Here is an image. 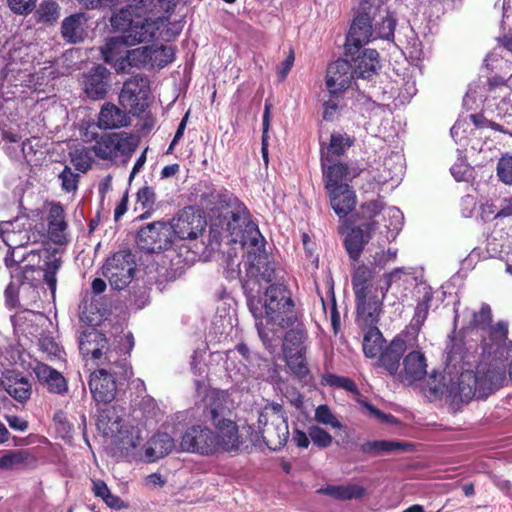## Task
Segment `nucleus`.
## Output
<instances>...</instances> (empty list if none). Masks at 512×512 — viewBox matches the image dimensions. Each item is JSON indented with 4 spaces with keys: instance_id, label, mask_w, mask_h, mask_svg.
Segmentation results:
<instances>
[{
    "instance_id": "nucleus-6",
    "label": "nucleus",
    "mask_w": 512,
    "mask_h": 512,
    "mask_svg": "<svg viewBox=\"0 0 512 512\" xmlns=\"http://www.w3.org/2000/svg\"><path fill=\"white\" fill-rule=\"evenodd\" d=\"M31 222L25 216L16 217L12 221H3L0 223V237L4 243L12 249L10 255L5 257L7 267H10V261L15 260L16 254L20 248L29 243H36L39 235L31 233Z\"/></svg>"
},
{
    "instance_id": "nucleus-56",
    "label": "nucleus",
    "mask_w": 512,
    "mask_h": 512,
    "mask_svg": "<svg viewBox=\"0 0 512 512\" xmlns=\"http://www.w3.org/2000/svg\"><path fill=\"white\" fill-rule=\"evenodd\" d=\"M27 454L20 450L8 451L0 458V469H17L25 463Z\"/></svg>"
},
{
    "instance_id": "nucleus-48",
    "label": "nucleus",
    "mask_w": 512,
    "mask_h": 512,
    "mask_svg": "<svg viewBox=\"0 0 512 512\" xmlns=\"http://www.w3.org/2000/svg\"><path fill=\"white\" fill-rule=\"evenodd\" d=\"M305 354L306 352L284 354L288 367L298 378H306L309 374Z\"/></svg>"
},
{
    "instance_id": "nucleus-15",
    "label": "nucleus",
    "mask_w": 512,
    "mask_h": 512,
    "mask_svg": "<svg viewBox=\"0 0 512 512\" xmlns=\"http://www.w3.org/2000/svg\"><path fill=\"white\" fill-rule=\"evenodd\" d=\"M247 276L271 282L275 278V266L271 256L260 247L257 251L248 252L247 261L244 263Z\"/></svg>"
},
{
    "instance_id": "nucleus-43",
    "label": "nucleus",
    "mask_w": 512,
    "mask_h": 512,
    "mask_svg": "<svg viewBox=\"0 0 512 512\" xmlns=\"http://www.w3.org/2000/svg\"><path fill=\"white\" fill-rule=\"evenodd\" d=\"M383 203L381 200H370L360 205L359 210L356 213V217L359 220H366L361 226L366 230H374L376 221L374 218L381 213L383 210Z\"/></svg>"
},
{
    "instance_id": "nucleus-41",
    "label": "nucleus",
    "mask_w": 512,
    "mask_h": 512,
    "mask_svg": "<svg viewBox=\"0 0 512 512\" xmlns=\"http://www.w3.org/2000/svg\"><path fill=\"white\" fill-rule=\"evenodd\" d=\"M57 249H44L43 251V263L41 270L44 271V280L54 293L56 290V273L61 266V259L57 256Z\"/></svg>"
},
{
    "instance_id": "nucleus-30",
    "label": "nucleus",
    "mask_w": 512,
    "mask_h": 512,
    "mask_svg": "<svg viewBox=\"0 0 512 512\" xmlns=\"http://www.w3.org/2000/svg\"><path fill=\"white\" fill-rule=\"evenodd\" d=\"M371 231L363 226L353 227L344 238V247L353 261H358L365 245L371 239Z\"/></svg>"
},
{
    "instance_id": "nucleus-1",
    "label": "nucleus",
    "mask_w": 512,
    "mask_h": 512,
    "mask_svg": "<svg viewBox=\"0 0 512 512\" xmlns=\"http://www.w3.org/2000/svg\"><path fill=\"white\" fill-rule=\"evenodd\" d=\"M247 305L256 319L258 335L265 346H271L276 336V329L293 327L298 322V314L290 289L280 283L270 284L264 293V302L257 297H250Z\"/></svg>"
},
{
    "instance_id": "nucleus-19",
    "label": "nucleus",
    "mask_w": 512,
    "mask_h": 512,
    "mask_svg": "<svg viewBox=\"0 0 512 512\" xmlns=\"http://www.w3.org/2000/svg\"><path fill=\"white\" fill-rule=\"evenodd\" d=\"M426 369L427 363L424 353L419 350H412L403 358V369L399 370L396 379L405 385H412L425 377Z\"/></svg>"
},
{
    "instance_id": "nucleus-42",
    "label": "nucleus",
    "mask_w": 512,
    "mask_h": 512,
    "mask_svg": "<svg viewBox=\"0 0 512 512\" xmlns=\"http://www.w3.org/2000/svg\"><path fill=\"white\" fill-rule=\"evenodd\" d=\"M200 222V218L194 214L183 212L179 214L174 224H171L174 230V236L177 235L179 239H195L198 236V226H194V222Z\"/></svg>"
},
{
    "instance_id": "nucleus-25",
    "label": "nucleus",
    "mask_w": 512,
    "mask_h": 512,
    "mask_svg": "<svg viewBox=\"0 0 512 512\" xmlns=\"http://www.w3.org/2000/svg\"><path fill=\"white\" fill-rule=\"evenodd\" d=\"M175 448L174 439L166 432L154 434L145 445V458L147 462H155L170 454Z\"/></svg>"
},
{
    "instance_id": "nucleus-55",
    "label": "nucleus",
    "mask_w": 512,
    "mask_h": 512,
    "mask_svg": "<svg viewBox=\"0 0 512 512\" xmlns=\"http://www.w3.org/2000/svg\"><path fill=\"white\" fill-rule=\"evenodd\" d=\"M36 13L40 22L51 24L59 18L60 7L56 2L46 0L40 4Z\"/></svg>"
},
{
    "instance_id": "nucleus-22",
    "label": "nucleus",
    "mask_w": 512,
    "mask_h": 512,
    "mask_svg": "<svg viewBox=\"0 0 512 512\" xmlns=\"http://www.w3.org/2000/svg\"><path fill=\"white\" fill-rule=\"evenodd\" d=\"M217 433L215 438L217 440V449L222 448L226 452H237L243 444L238 433L237 424L227 418H221V421L212 424Z\"/></svg>"
},
{
    "instance_id": "nucleus-57",
    "label": "nucleus",
    "mask_w": 512,
    "mask_h": 512,
    "mask_svg": "<svg viewBox=\"0 0 512 512\" xmlns=\"http://www.w3.org/2000/svg\"><path fill=\"white\" fill-rule=\"evenodd\" d=\"M492 323V310L489 304L482 303L480 310L474 312L470 325L474 328L486 330Z\"/></svg>"
},
{
    "instance_id": "nucleus-32",
    "label": "nucleus",
    "mask_w": 512,
    "mask_h": 512,
    "mask_svg": "<svg viewBox=\"0 0 512 512\" xmlns=\"http://www.w3.org/2000/svg\"><path fill=\"white\" fill-rule=\"evenodd\" d=\"M354 63L353 70L356 78L371 80L380 68L379 53L375 49H365Z\"/></svg>"
},
{
    "instance_id": "nucleus-7",
    "label": "nucleus",
    "mask_w": 512,
    "mask_h": 512,
    "mask_svg": "<svg viewBox=\"0 0 512 512\" xmlns=\"http://www.w3.org/2000/svg\"><path fill=\"white\" fill-rule=\"evenodd\" d=\"M174 230L168 222H153L141 228L136 236L137 246L148 253H159L172 246Z\"/></svg>"
},
{
    "instance_id": "nucleus-63",
    "label": "nucleus",
    "mask_w": 512,
    "mask_h": 512,
    "mask_svg": "<svg viewBox=\"0 0 512 512\" xmlns=\"http://www.w3.org/2000/svg\"><path fill=\"white\" fill-rule=\"evenodd\" d=\"M497 175L503 183L512 185V155H504L499 159Z\"/></svg>"
},
{
    "instance_id": "nucleus-36",
    "label": "nucleus",
    "mask_w": 512,
    "mask_h": 512,
    "mask_svg": "<svg viewBox=\"0 0 512 512\" xmlns=\"http://www.w3.org/2000/svg\"><path fill=\"white\" fill-rule=\"evenodd\" d=\"M135 118V123H132L130 119V126L133 125L136 136L130 133V155L134 151L132 146H136L138 138L141 136H147L154 127L155 119L152 116L149 107L143 112L137 110V113H130Z\"/></svg>"
},
{
    "instance_id": "nucleus-33",
    "label": "nucleus",
    "mask_w": 512,
    "mask_h": 512,
    "mask_svg": "<svg viewBox=\"0 0 512 512\" xmlns=\"http://www.w3.org/2000/svg\"><path fill=\"white\" fill-rule=\"evenodd\" d=\"M34 372L38 380L44 384L47 389L52 393L61 394L67 391V383L65 378L56 371L45 364H37Z\"/></svg>"
},
{
    "instance_id": "nucleus-54",
    "label": "nucleus",
    "mask_w": 512,
    "mask_h": 512,
    "mask_svg": "<svg viewBox=\"0 0 512 512\" xmlns=\"http://www.w3.org/2000/svg\"><path fill=\"white\" fill-rule=\"evenodd\" d=\"M224 410V400L217 394L210 397L209 404L204 409L203 415L211 424H216V422L221 421V418H224Z\"/></svg>"
},
{
    "instance_id": "nucleus-8",
    "label": "nucleus",
    "mask_w": 512,
    "mask_h": 512,
    "mask_svg": "<svg viewBox=\"0 0 512 512\" xmlns=\"http://www.w3.org/2000/svg\"><path fill=\"white\" fill-rule=\"evenodd\" d=\"M321 382L323 385L341 388L347 392L352 393L354 395V400L359 403L363 409H365V414L369 417H374L378 422L390 425H396L399 423V420L395 416L382 412L368 401L363 399L360 390L351 378L327 373L322 376Z\"/></svg>"
},
{
    "instance_id": "nucleus-60",
    "label": "nucleus",
    "mask_w": 512,
    "mask_h": 512,
    "mask_svg": "<svg viewBox=\"0 0 512 512\" xmlns=\"http://www.w3.org/2000/svg\"><path fill=\"white\" fill-rule=\"evenodd\" d=\"M270 120H271V104L266 102L264 107V113H263V120H262V143H261V152L262 157L265 162V164H268V131L270 128Z\"/></svg>"
},
{
    "instance_id": "nucleus-49",
    "label": "nucleus",
    "mask_w": 512,
    "mask_h": 512,
    "mask_svg": "<svg viewBox=\"0 0 512 512\" xmlns=\"http://www.w3.org/2000/svg\"><path fill=\"white\" fill-rule=\"evenodd\" d=\"M44 249L45 248L32 249L27 254H20V251H18V254L15 256V260L10 261V266H12V264L24 263V268H30L32 270L41 269L44 259Z\"/></svg>"
},
{
    "instance_id": "nucleus-50",
    "label": "nucleus",
    "mask_w": 512,
    "mask_h": 512,
    "mask_svg": "<svg viewBox=\"0 0 512 512\" xmlns=\"http://www.w3.org/2000/svg\"><path fill=\"white\" fill-rule=\"evenodd\" d=\"M433 297L434 292L432 288L430 286L424 287L422 297L417 303L413 317L418 325H423L427 319Z\"/></svg>"
},
{
    "instance_id": "nucleus-45",
    "label": "nucleus",
    "mask_w": 512,
    "mask_h": 512,
    "mask_svg": "<svg viewBox=\"0 0 512 512\" xmlns=\"http://www.w3.org/2000/svg\"><path fill=\"white\" fill-rule=\"evenodd\" d=\"M95 155H99L96 148L86 147L76 148L70 153L71 162L80 172H86L90 168Z\"/></svg>"
},
{
    "instance_id": "nucleus-46",
    "label": "nucleus",
    "mask_w": 512,
    "mask_h": 512,
    "mask_svg": "<svg viewBox=\"0 0 512 512\" xmlns=\"http://www.w3.org/2000/svg\"><path fill=\"white\" fill-rule=\"evenodd\" d=\"M175 59V48L167 45H153L151 69H162Z\"/></svg>"
},
{
    "instance_id": "nucleus-12",
    "label": "nucleus",
    "mask_w": 512,
    "mask_h": 512,
    "mask_svg": "<svg viewBox=\"0 0 512 512\" xmlns=\"http://www.w3.org/2000/svg\"><path fill=\"white\" fill-rule=\"evenodd\" d=\"M102 274L113 290L122 291L128 287V251L120 250L106 260Z\"/></svg>"
},
{
    "instance_id": "nucleus-61",
    "label": "nucleus",
    "mask_w": 512,
    "mask_h": 512,
    "mask_svg": "<svg viewBox=\"0 0 512 512\" xmlns=\"http://www.w3.org/2000/svg\"><path fill=\"white\" fill-rule=\"evenodd\" d=\"M315 420L319 423L341 429L342 423L333 415L328 405H320L315 410Z\"/></svg>"
},
{
    "instance_id": "nucleus-35",
    "label": "nucleus",
    "mask_w": 512,
    "mask_h": 512,
    "mask_svg": "<svg viewBox=\"0 0 512 512\" xmlns=\"http://www.w3.org/2000/svg\"><path fill=\"white\" fill-rule=\"evenodd\" d=\"M363 332L362 348L367 358L374 359L380 354L386 340L378 325L359 327Z\"/></svg>"
},
{
    "instance_id": "nucleus-37",
    "label": "nucleus",
    "mask_w": 512,
    "mask_h": 512,
    "mask_svg": "<svg viewBox=\"0 0 512 512\" xmlns=\"http://www.w3.org/2000/svg\"><path fill=\"white\" fill-rule=\"evenodd\" d=\"M412 445L406 442L391 441V440H374L367 441L361 444L360 450L364 454L373 456L382 455L384 453L394 451H409Z\"/></svg>"
},
{
    "instance_id": "nucleus-28",
    "label": "nucleus",
    "mask_w": 512,
    "mask_h": 512,
    "mask_svg": "<svg viewBox=\"0 0 512 512\" xmlns=\"http://www.w3.org/2000/svg\"><path fill=\"white\" fill-rule=\"evenodd\" d=\"M159 29L158 19L145 18L139 21L130 19V46L136 43L153 41Z\"/></svg>"
},
{
    "instance_id": "nucleus-29",
    "label": "nucleus",
    "mask_w": 512,
    "mask_h": 512,
    "mask_svg": "<svg viewBox=\"0 0 512 512\" xmlns=\"http://www.w3.org/2000/svg\"><path fill=\"white\" fill-rule=\"evenodd\" d=\"M87 17L84 13H76L66 17L61 26L62 37L70 43H79L84 40Z\"/></svg>"
},
{
    "instance_id": "nucleus-31",
    "label": "nucleus",
    "mask_w": 512,
    "mask_h": 512,
    "mask_svg": "<svg viewBox=\"0 0 512 512\" xmlns=\"http://www.w3.org/2000/svg\"><path fill=\"white\" fill-rule=\"evenodd\" d=\"M487 337L481 342L482 355L491 356L495 349H498L504 343H508V323L499 321L495 325H490L486 329Z\"/></svg>"
},
{
    "instance_id": "nucleus-51",
    "label": "nucleus",
    "mask_w": 512,
    "mask_h": 512,
    "mask_svg": "<svg viewBox=\"0 0 512 512\" xmlns=\"http://www.w3.org/2000/svg\"><path fill=\"white\" fill-rule=\"evenodd\" d=\"M465 342L462 338H453L451 345L447 351V359L451 362L462 363L463 365L470 363V354L466 349Z\"/></svg>"
},
{
    "instance_id": "nucleus-24",
    "label": "nucleus",
    "mask_w": 512,
    "mask_h": 512,
    "mask_svg": "<svg viewBox=\"0 0 512 512\" xmlns=\"http://www.w3.org/2000/svg\"><path fill=\"white\" fill-rule=\"evenodd\" d=\"M150 81L146 75L130 78V113L143 112L149 107Z\"/></svg>"
},
{
    "instance_id": "nucleus-5",
    "label": "nucleus",
    "mask_w": 512,
    "mask_h": 512,
    "mask_svg": "<svg viewBox=\"0 0 512 512\" xmlns=\"http://www.w3.org/2000/svg\"><path fill=\"white\" fill-rule=\"evenodd\" d=\"M503 385V370L492 372L487 371V365L480 362L476 371L465 370L461 372L458 382V394L461 401L468 402L474 397L485 399L495 389Z\"/></svg>"
},
{
    "instance_id": "nucleus-26",
    "label": "nucleus",
    "mask_w": 512,
    "mask_h": 512,
    "mask_svg": "<svg viewBox=\"0 0 512 512\" xmlns=\"http://www.w3.org/2000/svg\"><path fill=\"white\" fill-rule=\"evenodd\" d=\"M48 234L50 239L59 245L68 242L67 222L65 221L64 209L60 204H53L48 213Z\"/></svg>"
},
{
    "instance_id": "nucleus-13",
    "label": "nucleus",
    "mask_w": 512,
    "mask_h": 512,
    "mask_svg": "<svg viewBox=\"0 0 512 512\" xmlns=\"http://www.w3.org/2000/svg\"><path fill=\"white\" fill-rule=\"evenodd\" d=\"M352 64L339 58L329 64L326 71V87L330 94L336 95L348 89L355 78Z\"/></svg>"
},
{
    "instance_id": "nucleus-23",
    "label": "nucleus",
    "mask_w": 512,
    "mask_h": 512,
    "mask_svg": "<svg viewBox=\"0 0 512 512\" xmlns=\"http://www.w3.org/2000/svg\"><path fill=\"white\" fill-rule=\"evenodd\" d=\"M109 70L98 65L92 68L86 75L84 80V90L87 96L93 100L103 99L109 87Z\"/></svg>"
},
{
    "instance_id": "nucleus-38",
    "label": "nucleus",
    "mask_w": 512,
    "mask_h": 512,
    "mask_svg": "<svg viewBox=\"0 0 512 512\" xmlns=\"http://www.w3.org/2000/svg\"><path fill=\"white\" fill-rule=\"evenodd\" d=\"M317 493L329 495L338 500H351L362 498L366 490L364 487L356 484L327 485L326 487L318 489Z\"/></svg>"
},
{
    "instance_id": "nucleus-20",
    "label": "nucleus",
    "mask_w": 512,
    "mask_h": 512,
    "mask_svg": "<svg viewBox=\"0 0 512 512\" xmlns=\"http://www.w3.org/2000/svg\"><path fill=\"white\" fill-rule=\"evenodd\" d=\"M354 144V138L346 133L333 132L330 135L328 145L321 144V167L322 173L328 166L337 163V159L343 156L346 151Z\"/></svg>"
},
{
    "instance_id": "nucleus-47",
    "label": "nucleus",
    "mask_w": 512,
    "mask_h": 512,
    "mask_svg": "<svg viewBox=\"0 0 512 512\" xmlns=\"http://www.w3.org/2000/svg\"><path fill=\"white\" fill-rule=\"evenodd\" d=\"M153 45L130 49V67L151 69Z\"/></svg>"
},
{
    "instance_id": "nucleus-3",
    "label": "nucleus",
    "mask_w": 512,
    "mask_h": 512,
    "mask_svg": "<svg viewBox=\"0 0 512 512\" xmlns=\"http://www.w3.org/2000/svg\"><path fill=\"white\" fill-rule=\"evenodd\" d=\"M349 168L345 163H335L324 170L323 181L329 203L335 214L344 219L357 205L356 192L347 181Z\"/></svg>"
},
{
    "instance_id": "nucleus-27",
    "label": "nucleus",
    "mask_w": 512,
    "mask_h": 512,
    "mask_svg": "<svg viewBox=\"0 0 512 512\" xmlns=\"http://www.w3.org/2000/svg\"><path fill=\"white\" fill-rule=\"evenodd\" d=\"M487 358L489 362H482L487 365V371L490 375H492V372L503 370V383L506 380V372L512 380V341L495 349L492 355L487 356Z\"/></svg>"
},
{
    "instance_id": "nucleus-11",
    "label": "nucleus",
    "mask_w": 512,
    "mask_h": 512,
    "mask_svg": "<svg viewBox=\"0 0 512 512\" xmlns=\"http://www.w3.org/2000/svg\"><path fill=\"white\" fill-rule=\"evenodd\" d=\"M385 296L386 294L355 296V322L358 327L378 325L383 311Z\"/></svg>"
},
{
    "instance_id": "nucleus-64",
    "label": "nucleus",
    "mask_w": 512,
    "mask_h": 512,
    "mask_svg": "<svg viewBox=\"0 0 512 512\" xmlns=\"http://www.w3.org/2000/svg\"><path fill=\"white\" fill-rule=\"evenodd\" d=\"M110 23L114 31H120L125 35L128 31V5L123 6L114 12L110 18Z\"/></svg>"
},
{
    "instance_id": "nucleus-39",
    "label": "nucleus",
    "mask_w": 512,
    "mask_h": 512,
    "mask_svg": "<svg viewBox=\"0 0 512 512\" xmlns=\"http://www.w3.org/2000/svg\"><path fill=\"white\" fill-rule=\"evenodd\" d=\"M307 339V331L303 324H297L296 327L288 330L284 336L283 353H300L306 352L304 345Z\"/></svg>"
},
{
    "instance_id": "nucleus-2",
    "label": "nucleus",
    "mask_w": 512,
    "mask_h": 512,
    "mask_svg": "<svg viewBox=\"0 0 512 512\" xmlns=\"http://www.w3.org/2000/svg\"><path fill=\"white\" fill-rule=\"evenodd\" d=\"M388 263V257L384 251L376 252L373 261L359 264L351 276V284L354 296L383 295L389 290L391 284L404 273L402 269L396 268L389 273L383 274L385 287H382V276L380 272Z\"/></svg>"
},
{
    "instance_id": "nucleus-10",
    "label": "nucleus",
    "mask_w": 512,
    "mask_h": 512,
    "mask_svg": "<svg viewBox=\"0 0 512 512\" xmlns=\"http://www.w3.org/2000/svg\"><path fill=\"white\" fill-rule=\"evenodd\" d=\"M180 451L204 456L213 455L217 451L215 433L202 425L189 427L182 435Z\"/></svg>"
},
{
    "instance_id": "nucleus-21",
    "label": "nucleus",
    "mask_w": 512,
    "mask_h": 512,
    "mask_svg": "<svg viewBox=\"0 0 512 512\" xmlns=\"http://www.w3.org/2000/svg\"><path fill=\"white\" fill-rule=\"evenodd\" d=\"M89 388L97 402L112 401L117 392L116 380L112 374L104 369L93 372L89 380Z\"/></svg>"
},
{
    "instance_id": "nucleus-62",
    "label": "nucleus",
    "mask_w": 512,
    "mask_h": 512,
    "mask_svg": "<svg viewBox=\"0 0 512 512\" xmlns=\"http://www.w3.org/2000/svg\"><path fill=\"white\" fill-rule=\"evenodd\" d=\"M59 180L61 181V187L64 191L67 193L74 192L78 187L79 174L73 172L70 167L65 166L59 174Z\"/></svg>"
},
{
    "instance_id": "nucleus-58",
    "label": "nucleus",
    "mask_w": 512,
    "mask_h": 512,
    "mask_svg": "<svg viewBox=\"0 0 512 512\" xmlns=\"http://www.w3.org/2000/svg\"><path fill=\"white\" fill-rule=\"evenodd\" d=\"M396 18L393 13L388 12L380 23H376L375 32L379 38L390 40L394 38Z\"/></svg>"
},
{
    "instance_id": "nucleus-44",
    "label": "nucleus",
    "mask_w": 512,
    "mask_h": 512,
    "mask_svg": "<svg viewBox=\"0 0 512 512\" xmlns=\"http://www.w3.org/2000/svg\"><path fill=\"white\" fill-rule=\"evenodd\" d=\"M155 203V193L151 187H143L137 193V201L134 211L142 210V213L134 218L141 220L151 215Z\"/></svg>"
},
{
    "instance_id": "nucleus-17",
    "label": "nucleus",
    "mask_w": 512,
    "mask_h": 512,
    "mask_svg": "<svg viewBox=\"0 0 512 512\" xmlns=\"http://www.w3.org/2000/svg\"><path fill=\"white\" fill-rule=\"evenodd\" d=\"M104 61L110 64L117 73L124 72L128 65V36H114L101 47Z\"/></svg>"
},
{
    "instance_id": "nucleus-53",
    "label": "nucleus",
    "mask_w": 512,
    "mask_h": 512,
    "mask_svg": "<svg viewBox=\"0 0 512 512\" xmlns=\"http://www.w3.org/2000/svg\"><path fill=\"white\" fill-rule=\"evenodd\" d=\"M129 274H130V288H133V289L138 288V290L134 291V293H133V305L135 306L136 310H140L146 305V303L148 301V298H149L148 291L150 288L145 283H143V285H139L138 279L134 282V278H135V274H136V271L134 268L130 267Z\"/></svg>"
},
{
    "instance_id": "nucleus-52",
    "label": "nucleus",
    "mask_w": 512,
    "mask_h": 512,
    "mask_svg": "<svg viewBox=\"0 0 512 512\" xmlns=\"http://www.w3.org/2000/svg\"><path fill=\"white\" fill-rule=\"evenodd\" d=\"M107 156H116L118 153L126 154L128 152V134L124 131L111 133L107 139Z\"/></svg>"
},
{
    "instance_id": "nucleus-4",
    "label": "nucleus",
    "mask_w": 512,
    "mask_h": 512,
    "mask_svg": "<svg viewBox=\"0 0 512 512\" xmlns=\"http://www.w3.org/2000/svg\"><path fill=\"white\" fill-rule=\"evenodd\" d=\"M258 429L263 442L272 451L280 450L288 441L287 413L282 404L267 403L259 413Z\"/></svg>"
},
{
    "instance_id": "nucleus-9",
    "label": "nucleus",
    "mask_w": 512,
    "mask_h": 512,
    "mask_svg": "<svg viewBox=\"0 0 512 512\" xmlns=\"http://www.w3.org/2000/svg\"><path fill=\"white\" fill-rule=\"evenodd\" d=\"M249 212L246 206L235 198V203H230L220 212L218 217L212 221L211 230L219 229V233H226V236L232 237V241L237 242V237L242 233V228Z\"/></svg>"
},
{
    "instance_id": "nucleus-40",
    "label": "nucleus",
    "mask_w": 512,
    "mask_h": 512,
    "mask_svg": "<svg viewBox=\"0 0 512 512\" xmlns=\"http://www.w3.org/2000/svg\"><path fill=\"white\" fill-rule=\"evenodd\" d=\"M126 123L127 117L124 111L112 104H106L102 107L98 118L100 128H119L125 126Z\"/></svg>"
},
{
    "instance_id": "nucleus-18",
    "label": "nucleus",
    "mask_w": 512,
    "mask_h": 512,
    "mask_svg": "<svg viewBox=\"0 0 512 512\" xmlns=\"http://www.w3.org/2000/svg\"><path fill=\"white\" fill-rule=\"evenodd\" d=\"M200 186H203V189H199L198 202L207 210L221 212L231 202L235 203L237 197L226 188L217 189L210 182H204Z\"/></svg>"
},
{
    "instance_id": "nucleus-14",
    "label": "nucleus",
    "mask_w": 512,
    "mask_h": 512,
    "mask_svg": "<svg viewBox=\"0 0 512 512\" xmlns=\"http://www.w3.org/2000/svg\"><path fill=\"white\" fill-rule=\"evenodd\" d=\"M372 6V3L366 4V8H362V1L360 2V9L354 18L349 32L346 37V45L348 47L354 46L359 50L363 45L367 44L373 35L372 18L370 13L367 12ZM351 48H349L350 50Z\"/></svg>"
},
{
    "instance_id": "nucleus-34",
    "label": "nucleus",
    "mask_w": 512,
    "mask_h": 512,
    "mask_svg": "<svg viewBox=\"0 0 512 512\" xmlns=\"http://www.w3.org/2000/svg\"><path fill=\"white\" fill-rule=\"evenodd\" d=\"M5 391L19 402L28 400L31 396L32 386L29 380L19 374L6 376L1 382Z\"/></svg>"
},
{
    "instance_id": "nucleus-59",
    "label": "nucleus",
    "mask_w": 512,
    "mask_h": 512,
    "mask_svg": "<svg viewBox=\"0 0 512 512\" xmlns=\"http://www.w3.org/2000/svg\"><path fill=\"white\" fill-rule=\"evenodd\" d=\"M308 435L312 443L320 449L330 447L333 442V437L331 434L316 425L309 427Z\"/></svg>"
},
{
    "instance_id": "nucleus-16",
    "label": "nucleus",
    "mask_w": 512,
    "mask_h": 512,
    "mask_svg": "<svg viewBox=\"0 0 512 512\" xmlns=\"http://www.w3.org/2000/svg\"><path fill=\"white\" fill-rule=\"evenodd\" d=\"M407 350V343L403 336L396 335L386 346H383L378 354V365L382 367L389 375L396 378L400 361Z\"/></svg>"
}]
</instances>
